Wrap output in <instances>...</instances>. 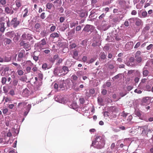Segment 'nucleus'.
<instances>
[{
  "label": "nucleus",
  "instance_id": "nucleus-1",
  "mask_svg": "<svg viewBox=\"0 0 153 153\" xmlns=\"http://www.w3.org/2000/svg\"><path fill=\"white\" fill-rule=\"evenodd\" d=\"M95 141L98 149H101L103 148L105 145V140L101 137H97Z\"/></svg>",
  "mask_w": 153,
  "mask_h": 153
},
{
  "label": "nucleus",
  "instance_id": "nucleus-2",
  "mask_svg": "<svg viewBox=\"0 0 153 153\" xmlns=\"http://www.w3.org/2000/svg\"><path fill=\"white\" fill-rule=\"evenodd\" d=\"M141 53L140 51H137L135 53V61L138 63L141 62L142 60V57L141 55Z\"/></svg>",
  "mask_w": 153,
  "mask_h": 153
},
{
  "label": "nucleus",
  "instance_id": "nucleus-3",
  "mask_svg": "<svg viewBox=\"0 0 153 153\" xmlns=\"http://www.w3.org/2000/svg\"><path fill=\"white\" fill-rule=\"evenodd\" d=\"M19 24V21H17L16 18H13L11 21L10 23L9 24L8 22H7V24L8 27H9L10 25H13L14 28H16Z\"/></svg>",
  "mask_w": 153,
  "mask_h": 153
},
{
  "label": "nucleus",
  "instance_id": "nucleus-4",
  "mask_svg": "<svg viewBox=\"0 0 153 153\" xmlns=\"http://www.w3.org/2000/svg\"><path fill=\"white\" fill-rule=\"evenodd\" d=\"M140 130L142 131V133L143 134H147V133L150 131V128H149L148 125H146L141 127H139Z\"/></svg>",
  "mask_w": 153,
  "mask_h": 153
},
{
  "label": "nucleus",
  "instance_id": "nucleus-5",
  "mask_svg": "<svg viewBox=\"0 0 153 153\" xmlns=\"http://www.w3.org/2000/svg\"><path fill=\"white\" fill-rule=\"evenodd\" d=\"M132 19L133 21H135V24L137 26H142L143 25V22L142 20L137 18H133L132 19H130L129 20Z\"/></svg>",
  "mask_w": 153,
  "mask_h": 153
},
{
  "label": "nucleus",
  "instance_id": "nucleus-6",
  "mask_svg": "<svg viewBox=\"0 0 153 153\" xmlns=\"http://www.w3.org/2000/svg\"><path fill=\"white\" fill-rule=\"evenodd\" d=\"M128 114L124 113L123 114L124 118V120L126 121V123H128L130 122L132 119V117L131 115L128 116Z\"/></svg>",
  "mask_w": 153,
  "mask_h": 153
},
{
  "label": "nucleus",
  "instance_id": "nucleus-7",
  "mask_svg": "<svg viewBox=\"0 0 153 153\" xmlns=\"http://www.w3.org/2000/svg\"><path fill=\"white\" fill-rule=\"evenodd\" d=\"M94 29V27L92 25H87L84 27L83 29V30L87 32H91Z\"/></svg>",
  "mask_w": 153,
  "mask_h": 153
},
{
  "label": "nucleus",
  "instance_id": "nucleus-8",
  "mask_svg": "<svg viewBox=\"0 0 153 153\" xmlns=\"http://www.w3.org/2000/svg\"><path fill=\"white\" fill-rule=\"evenodd\" d=\"M46 44V43L45 40V39H43L38 44V46L39 47L40 50L41 51L45 48H42V46L45 45Z\"/></svg>",
  "mask_w": 153,
  "mask_h": 153
},
{
  "label": "nucleus",
  "instance_id": "nucleus-9",
  "mask_svg": "<svg viewBox=\"0 0 153 153\" xmlns=\"http://www.w3.org/2000/svg\"><path fill=\"white\" fill-rule=\"evenodd\" d=\"M54 73L55 74L57 75H59V74L62 73V68L60 67H57L54 69Z\"/></svg>",
  "mask_w": 153,
  "mask_h": 153
},
{
  "label": "nucleus",
  "instance_id": "nucleus-10",
  "mask_svg": "<svg viewBox=\"0 0 153 153\" xmlns=\"http://www.w3.org/2000/svg\"><path fill=\"white\" fill-rule=\"evenodd\" d=\"M59 87L62 90H64L65 87L66 86V84L65 82V81L61 80L59 81Z\"/></svg>",
  "mask_w": 153,
  "mask_h": 153
},
{
  "label": "nucleus",
  "instance_id": "nucleus-11",
  "mask_svg": "<svg viewBox=\"0 0 153 153\" xmlns=\"http://www.w3.org/2000/svg\"><path fill=\"white\" fill-rule=\"evenodd\" d=\"M32 37L30 36V35L28 34H26L24 33L22 35V36L21 39L23 40H29Z\"/></svg>",
  "mask_w": 153,
  "mask_h": 153
},
{
  "label": "nucleus",
  "instance_id": "nucleus-12",
  "mask_svg": "<svg viewBox=\"0 0 153 153\" xmlns=\"http://www.w3.org/2000/svg\"><path fill=\"white\" fill-rule=\"evenodd\" d=\"M141 102L143 105H146L150 102V101L148 97H146L143 98Z\"/></svg>",
  "mask_w": 153,
  "mask_h": 153
},
{
  "label": "nucleus",
  "instance_id": "nucleus-13",
  "mask_svg": "<svg viewBox=\"0 0 153 153\" xmlns=\"http://www.w3.org/2000/svg\"><path fill=\"white\" fill-rule=\"evenodd\" d=\"M29 91L27 88H25L22 93V94L24 97H27L29 95Z\"/></svg>",
  "mask_w": 153,
  "mask_h": 153
},
{
  "label": "nucleus",
  "instance_id": "nucleus-14",
  "mask_svg": "<svg viewBox=\"0 0 153 153\" xmlns=\"http://www.w3.org/2000/svg\"><path fill=\"white\" fill-rule=\"evenodd\" d=\"M25 41L22 42L20 43V45L21 46H23L25 48L28 49L29 47V45L28 43L25 42Z\"/></svg>",
  "mask_w": 153,
  "mask_h": 153
},
{
  "label": "nucleus",
  "instance_id": "nucleus-15",
  "mask_svg": "<svg viewBox=\"0 0 153 153\" xmlns=\"http://www.w3.org/2000/svg\"><path fill=\"white\" fill-rule=\"evenodd\" d=\"M78 52L77 51L74 50L73 51V58L76 59L78 57Z\"/></svg>",
  "mask_w": 153,
  "mask_h": 153
},
{
  "label": "nucleus",
  "instance_id": "nucleus-16",
  "mask_svg": "<svg viewBox=\"0 0 153 153\" xmlns=\"http://www.w3.org/2000/svg\"><path fill=\"white\" fill-rule=\"evenodd\" d=\"M42 84V82H39L38 85H37L34 88V89L35 91H36L39 90L40 89V87Z\"/></svg>",
  "mask_w": 153,
  "mask_h": 153
},
{
  "label": "nucleus",
  "instance_id": "nucleus-17",
  "mask_svg": "<svg viewBox=\"0 0 153 153\" xmlns=\"http://www.w3.org/2000/svg\"><path fill=\"white\" fill-rule=\"evenodd\" d=\"M149 72L145 68L143 69V76H146L148 75Z\"/></svg>",
  "mask_w": 153,
  "mask_h": 153
},
{
  "label": "nucleus",
  "instance_id": "nucleus-18",
  "mask_svg": "<svg viewBox=\"0 0 153 153\" xmlns=\"http://www.w3.org/2000/svg\"><path fill=\"white\" fill-rule=\"evenodd\" d=\"M5 23L2 22L0 23L1 28H0V31L2 33H3L5 30V28L4 27Z\"/></svg>",
  "mask_w": 153,
  "mask_h": 153
},
{
  "label": "nucleus",
  "instance_id": "nucleus-19",
  "mask_svg": "<svg viewBox=\"0 0 153 153\" xmlns=\"http://www.w3.org/2000/svg\"><path fill=\"white\" fill-rule=\"evenodd\" d=\"M50 36L52 38L59 37V34L57 33H53L50 35Z\"/></svg>",
  "mask_w": 153,
  "mask_h": 153
},
{
  "label": "nucleus",
  "instance_id": "nucleus-20",
  "mask_svg": "<svg viewBox=\"0 0 153 153\" xmlns=\"http://www.w3.org/2000/svg\"><path fill=\"white\" fill-rule=\"evenodd\" d=\"M62 71H63L64 72V74H66L69 71L68 68L67 66H64L62 68Z\"/></svg>",
  "mask_w": 153,
  "mask_h": 153
},
{
  "label": "nucleus",
  "instance_id": "nucleus-21",
  "mask_svg": "<svg viewBox=\"0 0 153 153\" xmlns=\"http://www.w3.org/2000/svg\"><path fill=\"white\" fill-rule=\"evenodd\" d=\"M19 36L18 33H16L15 36L13 38V40L14 42H17L19 40Z\"/></svg>",
  "mask_w": 153,
  "mask_h": 153
},
{
  "label": "nucleus",
  "instance_id": "nucleus-22",
  "mask_svg": "<svg viewBox=\"0 0 153 153\" xmlns=\"http://www.w3.org/2000/svg\"><path fill=\"white\" fill-rule=\"evenodd\" d=\"M41 27L39 23H36L35 24V28L36 29V31L38 32V30H39V29Z\"/></svg>",
  "mask_w": 153,
  "mask_h": 153
},
{
  "label": "nucleus",
  "instance_id": "nucleus-23",
  "mask_svg": "<svg viewBox=\"0 0 153 153\" xmlns=\"http://www.w3.org/2000/svg\"><path fill=\"white\" fill-rule=\"evenodd\" d=\"M150 29V27L147 25H146L145 27L143 28V32L146 33Z\"/></svg>",
  "mask_w": 153,
  "mask_h": 153
},
{
  "label": "nucleus",
  "instance_id": "nucleus-24",
  "mask_svg": "<svg viewBox=\"0 0 153 153\" xmlns=\"http://www.w3.org/2000/svg\"><path fill=\"white\" fill-rule=\"evenodd\" d=\"M108 68L109 69H112L114 68V64L113 63H111V61H110L108 62Z\"/></svg>",
  "mask_w": 153,
  "mask_h": 153
},
{
  "label": "nucleus",
  "instance_id": "nucleus-25",
  "mask_svg": "<svg viewBox=\"0 0 153 153\" xmlns=\"http://www.w3.org/2000/svg\"><path fill=\"white\" fill-rule=\"evenodd\" d=\"M100 58L101 59H105L106 58V56L104 53H101L100 54Z\"/></svg>",
  "mask_w": 153,
  "mask_h": 153
},
{
  "label": "nucleus",
  "instance_id": "nucleus-26",
  "mask_svg": "<svg viewBox=\"0 0 153 153\" xmlns=\"http://www.w3.org/2000/svg\"><path fill=\"white\" fill-rule=\"evenodd\" d=\"M23 58L24 59V60H23L22 61L21 65L23 66H24L25 67H26L27 66V61H25V57H24Z\"/></svg>",
  "mask_w": 153,
  "mask_h": 153
},
{
  "label": "nucleus",
  "instance_id": "nucleus-27",
  "mask_svg": "<svg viewBox=\"0 0 153 153\" xmlns=\"http://www.w3.org/2000/svg\"><path fill=\"white\" fill-rule=\"evenodd\" d=\"M98 102L99 104L100 105H103V100L101 97H98L97 99Z\"/></svg>",
  "mask_w": 153,
  "mask_h": 153
},
{
  "label": "nucleus",
  "instance_id": "nucleus-28",
  "mask_svg": "<svg viewBox=\"0 0 153 153\" xmlns=\"http://www.w3.org/2000/svg\"><path fill=\"white\" fill-rule=\"evenodd\" d=\"M77 75L78 76H81L85 74L84 72L82 71H78L77 73Z\"/></svg>",
  "mask_w": 153,
  "mask_h": 153
},
{
  "label": "nucleus",
  "instance_id": "nucleus-29",
  "mask_svg": "<svg viewBox=\"0 0 153 153\" xmlns=\"http://www.w3.org/2000/svg\"><path fill=\"white\" fill-rule=\"evenodd\" d=\"M78 22L77 21H76L75 22H72L71 23H70V27L71 28H73L75 25H78Z\"/></svg>",
  "mask_w": 153,
  "mask_h": 153
},
{
  "label": "nucleus",
  "instance_id": "nucleus-30",
  "mask_svg": "<svg viewBox=\"0 0 153 153\" xmlns=\"http://www.w3.org/2000/svg\"><path fill=\"white\" fill-rule=\"evenodd\" d=\"M53 6V4L51 3H48L46 4V7L48 9H51L52 6Z\"/></svg>",
  "mask_w": 153,
  "mask_h": 153
},
{
  "label": "nucleus",
  "instance_id": "nucleus-31",
  "mask_svg": "<svg viewBox=\"0 0 153 153\" xmlns=\"http://www.w3.org/2000/svg\"><path fill=\"white\" fill-rule=\"evenodd\" d=\"M23 13L24 14L23 15V17H25L27 15L28 13V10L27 8H26L23 11Z\"/></svg>",
  "mask_w": 153,
  "mask_h": 153
},
{
  "label": "nucleus",
  "instance_id": "nucleus-32",
  "mask_svg": "<svg viewBox=\"0 0 153 153\" xmlns=\"http://www.w3.org/2000/svg\"><path fill=\"white\" fill-rule=\"evenodd\" d=\"M4 40L5 41L4 43H6V44H9L11 42V40L10 39L6 38L4 39Z\"/></svg>",
  "mask_w": 153,
  "mask_h": 153
},
{
  "label": "nucleus",
  "instance_id": "nucleus-33",
  "mask_svg": "<svg viewBox=\"0 0 153 153\" xmlns=\"http://www.w3.org/2000/svg\"><path fill=\"white\" fill-rule=\"evenodd\" d=\"M146 79H143L141 80V81L140 84L138 86V87L141 89H142L141 87V86L142 85V83H143L146 82Z\"/></svg>",
  "mask_w": 153,
  "mask_h": 153
},
{
  "label": "nucleus",
  "instance_id": "nucleus-34",
  "mask_svg": "<svg viewBox=\"0 0 153 153\" xmlns=\"http://www.w3.org/2000/svg\"><path fill=\"white\" fill-rule=\"evenodd\" d=\"M76 46V44L74 43H73L69 45V48L70 49H73Z\"/></svg>",
  "mask_w": 153,
  "mask_h": 153
},
{
  "label": "nucleus",
  "instance_id": "nucleus-35",
  "mask_svg": "<svg viewBox=\"0 0 153 153\" xmlns=\"http://www.w3.org/2000/svg\"><path fill=\"white\" fill-rule=\"evenodd\" d=\"M71 108L74 109L76 108L77 107V105L76 103L74 102L72 103L71 104Z\"/></svg>",
  "mask_w": 153,
  "mask_h": 153
},
{
  "label": "nucleus",
  "instance_id": "nucleus-36",
  "mask_svg": "<svg viewBox=\"0 0 153 153\" xmlns=\"http://www.w3.org/2000/svg\"><path fill=\"white\" fill-rule=\"evenodd\" d=\"M7 81V78L4 77H2L1 78V82L2 85L4 84Z\"/></svg>",
  "mask_w": 153,
  "mask_h": 153
},
{
  "label": "nucleus",
  "instance_id": "nucleus-37",
  "mask_svg": "<svg viewBox=\"0 0 153 153\" xmlns=\"http://www.w3.org/2000/svg\"><path fill=\"white\" fill-rule=\"evenodd\" d=\"M111 84L110 82H107L106 83L105 85H103V88H105L106 86L108 87H109L111 86Z\"/></svg>",
  "mask_w": 153,
  "mask_h": 153
},
{
  "label": "nucleus",
  "instance_id": "nucleus-38",
  "mask_svg": "<svg viewBox=\"0 0 153 153\" xmlns=\"http://www.w3.org/2000/svg\"><path fill=\"white\" fill-rule=\"evenodd\" d=\"M5 11L7 14H9L10 12L11 9L8 7H7L5 8Z\"/></svg>",
  "mask_w": 153,
  "mask_h": 153
},
{
  "label": "nucleus",
  "instance_id": "nucleus-39",
  "mask_svg": "<svg viewBox=\"0 0 153 153\" xmlns=\"http://www.w3.org/2000/svg\"><path fill=\"white\" fill-rule=\"evenodd\" d=\"M26 79L27 77L25 75L20 77V80L22 81H26Z\"/></svg>",
  "mask_w": 153,
  "mask_h": 153
},
{
  "label": "nucleus",
  "instance_id": "nucleus-40",
  "mask_svg": "<svg viewBox=\"0 0 153 153\" xmlns=\"http://www.w3.org/2000/svg\"><path fill=\"white\" fill-rule=\"evenodd\" d=\"M11 59L10 57H5L4 59V62H9Z\"/></svg>",
  "mask_w": 153,
  "mask_h": 153
},
{
  "label": "nucleus",
  "instance_id": "nucleus-41",
  "mask_svg": "<svg viewBox=\"0 0 153 153\" xmlns=\"http://www.w3.org/2000/svg\"><path fill=\"white\" fill-rule=\"evenodd\" d=\"M68 27V25L67 24H64L63 25L62 27V30H66Z\"/></svg>",
  "mask_w": 153,
  "mask_h": 153
},
{
  "label": "nucleus",
  "instance_id": "nucleus-42",
  "mask_svg": "<svg viewBox=\"0 0 153 153\" xmlns=\"http://www.w3.org/2000/svg\"><path fill=\"white\" fill-rule=\"evenodd\" d=\"M153 47V44H150L149 45H148L146 48V49L147 50H149L151 49Z\"/></svg>",
  "mask_w": 153,
  "mask_h": 153
},
{
  "label": "nucleus",
  "instance_id": "nucleus-43",
  "mask_svg": "<svg viewBox=\"0 0 153 153\" xmlns=\"http://www.w3.org/2000/svg\"><path fill=\"white\" fill-rule=\"evenodd\" d=\"M135 114L138 117H140L141 115V113L140 111H136L135 112Z\"/></svg>",
  "mask_w": 153,
  "mask_h": 153
},
{
  "label": "nucleus",
  "instance_id": "nucleus-44",
  "mask_svg": "<svg viewBox=\"0 0 153 153\" xmlns=\"http://www.w3.org/2000/svg\"><path fill=\"white\" fill-rule=\"evenodd\" d=\"M142 15L143 17L145 18L147 16V13L146 11H144L142 12Z\"/></svg>",
  "mask_w": 153,
  "mask_h": 153
},
{
  "label": "nucleus",
  "instance_id": "nucleus-45",
  "mask_svg": "<svg viewBox=\"0 0 153 153\" xmlns=\"http://www.w3.org/2000/svg\"><path fill=\"white\" fill-rule=\"evenodd\" d=\"M6 3L5 0H0V3L3 6L5 5Z\"/></svg>",
  "mask_w": 153,
  "mask_h": 153
},
{
  "label": "nucleus",
  "instance_id": "nucleus-46",
  "mask_svg": "<svg viewBox=\"0 0 153 153\" xmlns=\"http://www.w3.org/2000/svg\"><path fill=\"white\" fill-rule=\"evenodd\" d=\"M48 67V65L46 63H44L43 64L42 66V68L44 69V70H45L46 69V68Z\"/></svg>",
  "mask_w": 153,
  "mask_h": 153
},
{
  "label": "nucleus",
  "instance_id": "nucleus-47",
  "mask_svg": "<svg viewBox=\"0 0 153 153\" xmlns=\"http://www.w3.org/2000/svg\"><path fill=\"white\" fill-rule=\"evenodd\" d=\"M140 45V42H137L136 44L135 45L134 47V48H139Z\"/></svg>",
  "mask_w": 153,
  "mask_h": 153
},
{
  "label": "nucleus",
  "instance_id": "nucleus-48",
  "mask_svg": "<svg viewBox=\"0 0 153 153\" xmlns=\"http://www.w3.org/2000/svg\"><path fill=\"white\" fill-rule=\"evenodd\" d=\"M72 78L74 80L76 81L77 80L78 78L77 76L73 75L72 76Z\"/></svg>",
  "mask_w": 153,
  "mask_h": 153
},
{
  "label": "nucleus",
  "instance_id": "nucleus-49",
  "mask_svg": "<svg viewBox=\"0 0 153 153\" xmlns=\"http://www.w3.org/2000/svg\"><path fill=\"white\" fill-rule=\"evenodd\" d=\"M31 105L30 104H28L26 106V109L27 110V111H29L30 109V108H31Z\"/></svg>",
  "mask_w": 153,
  "mask_h": 153
},
{
  "label": "nucleus",
  "instance_id": "nucleus-50",
  "mask_svg": "<svg viewBox=\"0 0 153 153\" xmlns=\"http://www.w3.org/2000/svg\"><path fill=\"white\" fill-rule=\"evenodd\" d=\"M27 65H29L30 66H31L33 65V64L31 62L30 60H28L27 61Z\"/></svg>",
  "mask_w": 153,
  "mask_h": 153
},
{
  "label": "nucleus",
  "instance_id": "nucleus-51",
  "mask_svg": "<svg viewBox=\"0 0 153 153\" xmlns=\"http://www.w3.org/2000/svg\"><path fill=\"white\" fill-rule=\"evenodd\" d=\"M40 17L42 19H45L46 17L45 16V13H42L40 15Z\"/></svg>",
  "mask_w": 153,
  "mask_h": 153
},
{
  "label": "nucleus",
  "instance_id": "nucleus-52",
  "mask_svg": "<svg viewBox=\"0 0 153 153\" xmlns=\"http://www.w3.org/2000/svg\"><path fill=\"white\" fill-rule=\"evenodd\" d=\"M27 104V102H24L23 103H20V108L22 107L25 105H26Z\"/></svg>",
  "mask_w": 153,
  "mask_h": 153
},
{
  "label": "nucleus",
  "instance_id": "nucleus-53",
  "mask_svg": "<svg viewBox=\"0 0 153 153\" xmlns=\"http://www.w3.org/2000/svg\"><path fill=\"white\" fill-rule=\"evenodd\" d=\"M79 101L80 103L81 104H83L85 102V100L83 98H80L79 99Z\"/></svg>",
  "mask_w": 153,
  "mask_h": 153
},
{
  "label": "nucleus",
  "instance_id": "nucleus-54",
  "mask_svg": "<svg viewBox=\"0 0 153 153\" xmlns=\"http://www.w3.org/2000/svg\"><path fill=\"white\" fill-rule=\"evenodd\" d=\"M102 94L103 95H105L107 94V91L105 89H103L102 91Z\"/></svg>",
  "mask_w": 153,
  "mask_h": 153
},
{
  "label": "nucleus",
  "instance_id": "nucleus-55",
  "mask_svg": "<svg viewBox=\"0 0 153 153\" xmlns=\"http://www.w3.org/2000/svg\"><path fill=\"white\" fill-rule=\"evenodd\" d=\"M95 92V90L94 89H91L89 90V93L91 94H93Z\"/></svg>",
  "mask_w": 153,
  "mask_h": 153
},
{
  "label": "nucleus",
  "instance_id": "nucleus-56",
  "mask_svg": "<svg viewBox=\"0 0 153 153\" xmlns=\"http://www.w3.org/2000/svg\"><path fill=\"white\" fill-rule=\"evenodd\" d=\"M135 61V59L133 57H130L129 58V61L131 62H133Z\"/></svg>",
  "mask_w": 153,
  "mask_h": 153
},
{
  "label": "nucleus",
  "instance_id": "nucleus-57",
  "mask_svg": "<svg viewBox=\"0 0 153 153\" xmlns=\"http://www.w3.org/2000/svg\"><path fill=\"white\" fill-rule=\"evenodd\" d=\"M38 70L36 66L34 67L32 69V71L33 72H35L37 71Z\"/></svg>",
  "mask_w": 153,
  "mask_h": 153
},
{
  "label": "nucleus",
  "instance_id": "nucleus-58",
  "mask_svg": "<svg viewBox=\"0 0 153 153\" xmlns=\"http://www.w3.org/2000/svg\"><path fill=\"white\" fill-rule=\"evenodd\" d=\"M3 90L5 93H7L8 92L7 88L5 86H4L3 87Z\"/></svg>",
  "mask_w": 153,
  "mask_h": 153
},
{
  "label": "nucleus",
  "instance_id": "nucleus-59",
  "mask_svg": "<svg viewBox=\"0 0 153 153\" xmlns=\"http://www.w3.org/2000/svg\"><path fill=\"white\" fill-rule=\"evenodd\" d=\"M62 61H63V59H61V58L59 59L57 63H56V64L57 65L59 64L60 63H61L62 62Z\"/></svg>",
  "mask_w": 153,
  "mask_h": 153
},
{
  "label": "nucleus",
  "instance_id": "nucleus-60",
  "mask_svg": "<svg viewBox=\"0 0 153 153\" xmlns=\"http://www.w3.org/2000/svg\"><path fill=\"white\" fill-rule=\"evenodd\" d=\"M134 92L139 94H140L142 93V91L140 90H138L137 89H136L134 90Z\"/></svg>",
  "mask_w": 153,
  "mask_h": 153
},
{
  "label": "nucleus",
  "instance_id": "nucleus-61",
  "mask_svg": "<svg viewBox=\"0 0 153 153\" xmlns=\"http://www.w3.org/2000/svg\"><path fill=\"white\" fill-rule=\"evenodd\" d=\"M81 29V27L79 25L77 26L76 28V31H79Z\"/></svg>",
  "mask_w": 153,
  "mask_h": 153
},
{
  "label": "nucleus",
  "instance_id": "nucleus-62",
  "mask_svg": "<svg viewBox=\"0 0 153 153\" xmlns=\"http://www.w3.org/2000/svg\"><path fill=\"white\" fill-rule=\"evenodd\" d=\"M31 69V68L30 67H27L26 68V71L27 73L30 72Z\"/></svg>",
  "mask_w": 153,
  "mask_h": 153
},
{
  "label": "nucleus",
  "instance_id": "nucleus-63",
  "mask_svg": "<svg viewBox=\"0 0 153 153\" xmlns=\"http://www.w3.org/2000/svg\"><path fill=\"white\" fill-rule=\"evenodd\" d=\"M39 78H40L41 79H42L43 78V74L41 73H39L38 74Z\"/></svg>",
  "mask_w": 153,
  "mask_h": 153
},
{
  "label": "nucleus",
  "instance_id": "nucleus-64",
  "mask_svg": "<svg viewBox=\"0 0 153 153\" xmlns=\"http://www.w3.org/2000/svg\"><path fill=\"white\" fill-rule=\"evenodd\" d=\"M133 88V87L131 85L128 86L127 87V89L128 91H131Z\"/></svg>",
  "mask_w": 153,
  "mask_h": 153
}]
</instances>
